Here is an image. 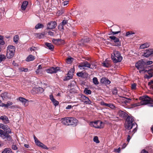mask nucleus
<instances>
[{
	"label": "nucleus",
	"mask_w": 153,
	"mask_h": 153,
	"mask_svg": "<svg viewBox=\"0 0 153 153\" xmlns=\"http://www.w3.org/2000/svg\"><path fill=\"white\" fill-rule=\"evenodd\" d=\"M140 105H140V102L138 103H135V104H134L132 105L134 107L137 106H139Z\"/></svg>",
	"instance_id": "bf43d9fd"
},
{
	"label": "nucleus",
	"mask_w": 153,
	"mask_h": 153,
	"mask_svg": "<svg viewBox=\"0 0 153 153\" xmlns=\"http://www.w3.org/2000/svg\"><path fill=\"white\" fill-rule=\"evenodd\" d=\"M60 70V68L59 67H56L55 68H54L53 67H51L49 68H48V73H56L58 71Z\"/></svg>",
	"instance_id": "0eeeda50"
},
{
	"label": "nucleus",
	"mask_w": 153,
	"mask_h": 153,
	"mask_svg": "<svg viewBox=\"0 0 153 153\" xmlns=\"http://www.w3.org/2000/svg\"><path fill=\"white\" fill-rule=\"evenodd\" d=\"M54 48V46L51 44L48 43V49L51 51H53V50Z\"/></svg>",
	"instance_id": "ea45409f"
},
{
	"label": "nucleus",
	"mask_w": 153,
	"mask_h": 153,
	"mask_svg": "<svg viewBox=\"0 0 153 153\" xmlns=\"http://www.w3.org/2000/svg\"><path fill=\"white\" fill-rule=\"evenodd\" d=\"M7 50H10L11 51H15V47L12 45H9L8 46L7 48Z\"/></svg>",
	"instance_id": "2f4dec72"
},
{
	"label": "nucleus",
	"mask_w": 153,
	"mask_h": 153,
	"mask_svg": "<svg viewBox=\"0 0 153 153\" xmlns=\"http://www.w3.org/2000/svg\"><path fill=\"white\" fill-rule=\"evenodd\" d=\"M82 99V102L86 104H90L91 103V101L89 100L88 97L84 96H81Z\"/></svg>",
	"instance_id": "4468645a"
},
{
	"label": "nucleus",
	"mask_w": 153,
	"mask_h": 153,
	"mask_svg": "<svg viewBox=\"0 0 153 153\" xmlns=\"http://www.w3.org/2000/svg\"><path fill=\"white\" fill-rule=\"evenodd\" d=\"M109 38L113 40L114 42L117 43L115 45V46H119L120 45V42H119V39L118 38L115 36H110Z\"/></svg>",
	"instance_id": "1a4fd4ad"
},
{
	"label": "nucleus",
	"mask_w": 153,
	"mask_h": 153,
	"mask_svg": "<svg viewBox=\"0 0 153 153\" xmlns=\"http://www.w3.org/2000/svg\"><path fill=\"white\" fill-rule=\"evenodd\" d=\"M141 153H148L147 151L145 149H143L141 152Z\"/></svg>",
	"instance_id": "774afa93"
},
{
	"label": "nucleus",
	"mask_w": 153,
	"mask_h": 153,
	"mask_svg": "<svg viewBox=\"0 0 153 153\" xmlns=\"http://www.w3.org/2000/svg\"><path fill=\"white\" fill-rule=\"evenodd\" d=\"M100 123H101V122L100 121H97L94 122H91L90 123V125L91 126H93L96 128H101V126H98L97 124H100Z\"/></svg>",
	"instance_id": "9d476101"
},
{
	"label": "nucleus",
	"mask_w": 153,
	"mask_h": 153,
	"mask_svg": "<svg viewBox=\"0 0 153 153\" xmlns=\"http://www.w3.org/2000/svg\"><path fill=\"white\" fill-rule=\"evenodd\" d=\"M76 75L79 77H80L82 78H84L85 75L84 73H83L81 72H79L77 73Z\"/></svg>",
	"instance_id": "72a5a7b5"
},
{
	"label": "nucleus",
	"mask_w": 153,
	"mask_h": 153,
	"mask_svg": "<svg viewBox=\"0 0 153 153\" xmlns=\"http://www.w3.org/2000/svg\"><path fill=\"white\" fill-rule=\"evenodd\" d=\"M11 148L13 150H16L18 149L17 146L16 145L14 144L12 145Z\"/></svg>",
	"instance_id": "5fc2aeb1"
},
{
	"label": "nucleus",
	"mask_w": 153,
	"mask_h": 153,
	"mask_svg": "<svg viewBox=\"0 0 153 153\" xmlns=\"http://www.w3.org/2000/svg\"><path fill=\"white\" fill-rule=\"evenodd\" d=\"M149 75L146 74L145 76V78L147 79H149L153 76V70H149L147 71Z\"/></svg>",
	"instance_id": "f3484780"
},
{
	"label": "nucleus",
	"mask_w": 153,
	"mask_h": 153,
	"mask_svg": "<svg viewBox=\"0 0 153 153\" xmlns=\"http://www.w3.org/2000/svg\"><path fill=\"white\" fill-rule=\"evenodd\" d=\"M111 58L114 63L120 62L122 60L123 57L120 56V52L118 51H114L111 54Z\"/></svg>",
	"instance_id": "20e7f679"
},
{
	"label": "nucleus",
	"mask_w": 153,
	"mask_h": 153,
	"mask_svg": "<svg viewBox=\"0 0 153 153\" xmlns=\"http://www.w3.org/2000/svg\"><path fill=\"white\" fill-rule=\"evenodd\" d=\"M135 66L139 70L143 71V68L144 64L142 61H139L135 64Z\"/></svg>",
	"instance_id": "6e6552de"
},
{
	"label": "nucleus",
	"mask_w": 153,
	"mask_h": 153,
	"mask_svg": "<svg viewBox=\"0 0 153 153\" xmlns=\"http://www.w3.org/2000/svg\"><path fill=\"white\" fill-rule=\"evenodd\" d=\"M135 33L132 31H128L126 32V36H129L132 35L134 34Z\"/></svg>",
	"instance_id": "c03bdc74"
},
{
	"label": "nucleus",
	"mask_w": 153,
	"mask_h": 153,
	"mask_svg": "<svg viewBox=\"0 0 153 153\" xmlns=\"http://www.w3.org/2000/svg\"><path fill=\"white\" fill-rule=\"evenodd\" d=\"M2 129L4 131H6V133H7L8 134L11 132L10 129L7 125H4Z\"/></svg>",
	"instance_id": "393cba45"
},
{
	"label": "nucleus",
	"mask_w": 153,
	"mask_h": 153,
	"mask_svg": "<svg viewBox=\"0 0 153 153\" xmlns=\"http://www.w3.org/2000/svg\"><path fill=\"white\" fill-rule=\"evenodd\" d=\"M122 100H123V102L126 105L129 103L131 100V99L127 98L125 97H122Z\"/></svg>",
	"instance_id": "6ab92c4d"
},
{
	"label": "nucleus",
	"mask_w": 153,
	"mask_h": 153,
	"mask_svg": "<svg viewBox=\"0 0 153 153\" xmlns=\"http://www.w3.org/2000/svg\"><path fill=\"white\" fill-rule=\"evenodd\" d=\"M139 99L141 101L140 102V105H145L149 104V106L153 107V98H151L147 96L140 97Z\"/></svg>",
	"instance_id": "7ed1b4c3"
},
{
	"label": "nucleus",
	"mask_w": 153,
	"mask_h": 153,
	"mask_svg": "<svg viewBox=\"0 0 153 153\" xmlns=\"http://www.w3.org/2000/svg\"><path fill=\"white\" fill-rule=\"evenodd\" d=\"M151 45L150 42H146L142 44L140 47V48L141 49H144L149 47Z\"/></svg>",
	"instance_id": "2eb2a0df"
},
{
	"label": "nucleus",
	"mask_w": 153,
	"mask_h": 153,
	"mask_svg": "<svg viewBox=\"0 0 153 153\" xmlns=\"http://www.w3.org/2000/svg\"><path fill=\"white\" fill-rule=\"evenodd\" d=\"M44 35V34L43 33H36L35 34V36L36 38L40 39L43 37Z\"/></svg>",
	"instance_id": "7c9ffc66"
},
{
	"label": "nucleus",
	"mask_w": 153,
	"mask_h": 153,
	"mask_svg": "<svg viewBox=\"0 0 153 153\" xmlns=\"http://www.w3.org/2000/svg\"><path fill=\"white\" fill-rule=\"evenodd\" d=\"M103 66L106 67H109L110 66V64L108 63L104 62L103 63Z\"/></svg>",
	"instance_id": "603ef678"
},
{
	"label": "nucleus",
	"mask_w": 153,
	"mask_h": 153,
	"mask_svg": "<svg viewBox=\"0 0 153 153\" xmlns=\"http://www.w3.org/2000/svg\"><path fill=\"white\" fill-rule=\"evenodd\" d=\"M49 98L54 106H56L58 105L59 104V102L54 98L52 94L49 95Z\"/></svg>",
	"instance_id": "9b49d317"
},
{
	"label": "nucleus",
	"mask_w": 153,
	"mask_h": 153,
	"mask_svg": "<svg viewBox=\"0 0 153 153\" xmlns=\"http://www.w3.org/2000/svg\"><path fill=\"white\" fill-rule=\"evenodd\" d=\"M136 126V127L132 131V132H133V133H134L137 131V125L136 124V125H135Z\"/></svg>",
	"instance_id": "0e129e2a"
},
{
	"label": "nucleus",
	"mask_w": 153,
	"mask_h": 153,
	"mask_svg": "<svg viewBox=\"0 0 153 153\" xmlns=\"http://www.w3.org/2000/svg\"><path fill=\"white\" fill-rule=\"evenodd\" d=\"M73 58H68L67 59V62L68 64L71 63L73 61Z\"/></svg>",
	"instance_id": "49530a36"
},
{
	"label": "nucleus",
	"mask_w": 153,
	"mask_h": 153,
	"mask_svg": "<svg viewBox=\"0 0 153 153\" xmlns=\"http://www.w3.org/2000/svg\"><path fill=\"white\" fill-rule=\"evenodd\" d=\"M94 141L96 143H99L100 141L98 140V137L97 136H94L93 138Z\"/></svg>",
	"instance_id": "79ce46f5"
},
{
	"label": "nucleus",
	"mask_w": 153,
	"mask_h": 153,
	"mask_svg": "<svg viewBox=\"0 0 153 153\" xmlns=\"http://www.w3.org/2000/svg\"><path fill=\"white\" fill-rule=\"evenodd\" d=\"M5 42L3 40V36H0V45H4Z\"/></svg>",
	"instance_id": "58836bf2"
},
{
	"label": "nucleus",
	"mask_w": 153,
	"mask_h": 153,
	"mask_svg": "<svg viewBox=\"0 0 153 153\" xmlns=\"http://www.w3.org/2000/svg\"><path fill=\"white\" fill-rule=\"evenodd\" d=\"M101 82L102 83L108 85L110 84L111 83L110 81L105 77L102 78L101 79Z\"/></svg>",
	"instance_id": "412c9836"
},
{
	"label": "nucleus",
	"mask_w": 153,
	"mask_h": 153,
	"mask_svg": "<svg viewBox=\"0 0 153 153\" xmlns=\"http://www.w3.org/2000/svg\"><path fill=\"white\" fill-rule=\"evenodd\" d=\"M0 136L2 137H8L10 136L7 133H5L2 130L0 129Z\"/></svg>",
	"instance_id": "4be33fe9"
},
{
	"label": "nucleus",
	"mask_w": 153,
	"mask_h": 153,
	"mask_svg": "<svg viewBox=\"0 0 153 153\" xmlns=\"http://www.w3.org/2000/svg\"><path fill=\"white\" fill-rule=\"evenodd\" d=\"M6 59L5 56L3 54H0V63Z\"/></svg>",
	"instance_id": "c9c22d12"
},
{
	"label": "nucleus",
	"mask_w": 153,
	"mask_h": 153,
	"mask_svg": "<svg viewBox=\"0 0 153 153\" xmlns=\"http://www.w3.org/2000/svg\"><path fill=\"white\" fill-rule=\"evenodd\" d=\"M152 49H146L143 53V56L146 57H148L151 55H153Z\"/></svg>",
	"instance_id": "423d86ee"
},
{
	"label": "nucleus",
	"mask_w": 153,
	"mask_h": 153,
	"mask_svg": "<svg viewBox=\"0 0 153 153\" xmlns=\"http://www.w3.org/2000/svg\"><path fill=\"white\" fill-rule=\"evenodd\" d=\"M36 144L37 145L40 147L42 146V145H43V143L40 142L39 140L36 142Z\"/></svg>",
	"instance_id": "3c124183"
},
{
	"label": "nucleus",
	"mask_w": 153,
	"mask_h": 153,
	"mask_svg": "<svg viewBox=\"0 0 153 153\" xmlns=\"http://www.w3.org/2000/svg\"><path fill=\"white\" fill-rule=\"evenodd\" d=\"M111 32L112 33H113L114 35L117 34H118L119 33H120V30H117V31H112V30L111 29Z\"/></svg>",
	"instance_id": "de8ad7c7"
},
{
	"label": "nucleus",
	"mask_w": 153,
	"mask_h": 153,
	"mask_svg": "<svg viewBox=\"0 0 153 153\" xmlns=\"http://www.w3.org/2000/svg\"><path fill=\"white\" fill-rule=\"evenodd\" d=\"M153 62L151 61H149L146 62V64L147 65H150L152 64Z\"/></svg>",
	"instance_id": "69168bd1"
},
{
	"label": "nucleus",
	"mask_w": 153,
	"mask_h": 153,
	"mask_svg": "<svg viewBox=\"0 0 153 153\" xmlns=\"http://www.w3.org/2000/svg\"><path fill=\"white\" fill-rule=\"evenodd\" d=\"M117 115L120 117L123 118L127 117L128 115V114L125 112L121 110H119L118 111Z\"/></svg>",
	"instance_id": "f8f14e48"
},
{
	"label": "nucleus",
	"mask_w": 153,
	"mask_h": 153,
	"mask_svg": "<svg viewBox=\"0 0 153 153\" xmlns=\"http://www.w3.org/2000/svg\"><path fill=\"white\" fill-rule=\"evenodd\" d=\"M28 4V2L27 1H23L21 7V9L22 10H25Z\"/></svg>",
	"instance_id": "b1692460"
},
{
	"label": "nucleus",
	"mask_w": 153,
	"mask_h": 153,
	"mask_svg": "<svg viewBox=\"0 0 153 153\" xmlns=\"http://www.w3.org/2000/svg\"><path fill=\"white\" fill-rule=\"evenodd\" d=\"M13 104L12 102L8 101L7 102V104L4 103L3 107H5L7 108L8 106L12 105Z\"/></svg>",
	"instance_id": "4c0bfd02"
},
{
	"label": "nucleus",
	"mask_w": 153,
	"mask_h": 153,
	"mask_svg": "<svg viewBox=\"0 0 153 153\" xmlns=\"http://www.w3.org/2000/svg\"><path fill=\"white\" fill-rule=\"evenodd\" d=\"M74 70L72 68H71L68 71L67 74L69 75L71 78H72L73 76V73L74 72Z\"/></svg>",
	"instance_id": "cd10ccee"
},
{
	"label": "nucleus",
	"mask_w": 153,
	"mask_h": 153,
	"mask_svg": "<svg viewBox=\"0 0 153 153\" xmlns=\"http://www.w3.org/2000/svg\"><path fill=\"white\" fill-rule=\"evenodd\" d=\"M43 27L44 25L42 24L39 23L36 25L35 28L37 29L40 28H42Z\"/></svg>",
	"instance_id": "c756f323"
},
{
	"label": "nucleus",
	"mask_w": 153,
	"mask_h": 153,
	"mask_svg": "<svg viewBox=\"0 0 153 153\" xmlns=\"http://www.w3.org/2000/svg\"><path fill=\"white\" fill-rule=\"evenodd\" d=\"M14 54V53L7 51L6 56L7 58L9 59H11L13 57Z\"/></svg>",
	"instance_id": "bb28decb"
},
{
	"label": "nucleus",
	"mask_w": 153,
	"mask_h": 153,
	"mask_svg": "<svg viewBox=\"0 0 153 153\" xmlns=\"http://www.w3.org/2000/svg\"><path fill=\"white\" fill-rule=\"evenodd\" d=\"M36 71V74H41L42 72V71H41V70H39V69H37Z\"/></svg>",
	"instance_id": "4d7b16f0"
},
{
	"label": "nucleus",
	"mask_w": 153,
	"mask_h": 153,
	"mask_svg": "<svg viewBox=\"0 0 153 153\" xmlns=\"http://www.w3.org/2000/svg\"><path fill=\"white\" fill-rule=\"evenodd\" d=\"M19 100L22 103L23 105L25 106H26L28 105V100L24 98L20 97L19 98Z\"/></svg>",
	"instance_id": "ddd939ff"
},
{
	"label": "nucleus",
	"mask_w": 153,
	"mask_h": 153,
	"mask_svg": "<svg viewBox=\"0 0 153 153\" xmlns=\"http://www.w3.org/2000/svg\"><path fill=\"white\" fill-rule=\"evenodd\" d=\"M93 83L95 85H97L99 83L96 77H95L93 78Z\"/></svg>",
	"instance_id": "f704fd0d"
},
{
	"label": "nucleus",
	"mask_w": 153,
	"mask_h": 153,
	"mask_svg": "<svg viewBox=\"0 0 153 153\" xmlns=\"http://www.w3.org/2000/svg\"><path fill=\"white\" fill-rule=\"evenodd\" d=\"M35 59V57L32 55H30L27 58L26 60L29 62Z\"/></svg>",
	"instance_id": "a878e982"
},
{
	"label": "nucleus",
	"mask_w": 153,
	"mask_h": 153,
	"mask_svg": "<svg viewBox=\"0 0 153 153\" xmlns=\"http://www.w3.org/2000/svg\"><path fill=\"white\" fill-rule=\"evenodd\" d=\"M61 40L59 39H53L52 40V42L56 44H58L59 43V42Z\"/></svg>",
	"instance_id": "e433bc0d"
},
{
	"label": "nucleus",
	"mask_w": 153,
	"mask_h": 153,
	"mask_svg": "<svg viewBox=\"0 0 153 153\" xmlns=\"http://www.w3.org/2000/svg\"><path fill=\"white\" fill-rule=\"evenodd\" d=\"M0 119L5 124H7L9 122L8 118L5 115L2 116L0 117Z\"/></svg>",
	"instance_id": "a211bd4d"
},
{
	"label": "nucleus",
	"mask_w": 153,
	"mask_h": 153,
	"mask_svg": "<svg viewBox=\"0 0 153 153\" xmlns=\"http://www.w3.org/2000/svg\"><path fill=\"white\" fill-rule=\"evenodd\" d=\"M136 84L134 83L131 85V88L132 89H135L136 88Z\"/></svg>",
	"instance_id": "13d9d810"
},
{
	"label": "nucleus",
	"mask_w": 153,
	"mask_h": 153,
	"mask_svg": "<svg viewBox=\"0 0 153 153\" xmlns=\"http://www.w3.org/2000/svg\"><path fill=\"white\" fill-rule=\"evenodd\" d=\"M81 41L84 42H88L89 41V40L88 39L86 38L84 39H82Z\"/></svg>",
	"instance_id": "6e6d98bb"
},
{
	"label": "nucleus",
	"mask_w": 153,
	"mask_h": 153,
	"mask_svg": "<svg viewBox=\"0 0 153 153\" xmlns=\"http://www.w3.org/2000/svg\"><path fill=\"white\" fill-rule=\"evenodd\" d=\"M68 3V1H65L64 2H63L62 4H63L64 6H65L66 5H67Z\"/></svg>",
	"instance_id": "338daca9"
},
{
	"label": "nucleus",
	"mask_w": 153,
	"mask_h": 153,
	"mask_svg": "<svg viewBox=\"0 0 153 153\" xmlns=\"http://www.w3.org/2000/svg\"><path fill=\"white\" fill-rule=\"evenodd\" d=\"M68 22V21L65 20H63L62 22L61 23V24H62L63 26L66 24H67Z\"/></svg>",
	"instance_id": "864d4df0"
},
{
	"label": "nucleus",
	"mask_w": 153,
	"mask_h": 153,
	"mask_svg": "<svg viewBox=\"0 0 153 153\" xmlns=\"http://www.w3.org/2000/svg\"><path fill=\"white\" fill-rule=\"evenodd\" d=\"M78 120L74 117H66L62 119V123L65 125L76 126Z\"/></svg>",
	"instance_id": "f257e3e1"
},
{
	"label": "nucleus",
	"mask_w": 153,
	"mask_h": 153,
	"mask_svg": "<svg viewBox=\"0 0 153 153\" xmlns=\"http://www.w3.org/2000/svg\"><path fill=\"white\" fill-rule=\"evenodd\" d=\"M64 12V10L63 9L61 10H59L58 11L57 14L59 15H61Z\"/></svg>",
	"instance_id": "8fccbe9b"
},
{
	"label": "nucleus",
	"mask_w": 153,
	"mask_h": 153,
	"mask_svg": "<svg viewBox=\"0 0 153 153\" xmlns=\"http://www.w3.org/2000/svg\"><path fill=\"white\" fill-rule=\"evenodd\" d=\"M84 92L86 94H90L91 93V91L86 88H85L84 90Z\"/></svg>",
	"instance_id": "473e14b6"
},
{
	"label": "nucleus",
	"mask_w": 153,
	"mask_h": 153,
	"mask_svg": "<svg viewBox=\"0 0 153 153\" xmlns=\"http://www.w3.org/2000/svg\"><path fill=\"white\" fill-rule=\"evenodd\" d=\"M56 25V22L55 21H51L48 23V29L55 28Z\"/></svg>",
	"instance_id": "dca6fc26"
},
{
	"label": "nucleus",
	"mask_w": 153,
	"mask_h": 153,
	"mask_svg": "<svg viewBox=\"0 0 153 153\" xmlns=\"http://www.w3.org/2000/svg\"><path fill=\"white\" fill-rule=\"evenodd\" d=\"M136 123L135 122L134 118L132 116L128 115L126 117L125 123V127L128 130H130L132 127L135 126Z\"/></svg>",
	"instance_id": "f03ea898"
},
{
	"label": "nucleus",
	"mask_w": 153,
	"mask_h": 153,
	"mask_svg": "<svg viewBox=\"0 0 153 153\" xmlns=\"http://www.w3.org/2000/svg\"><path fill=\"white\" fill-rule=\"evenodd\" d=\"M36 90L38 93H42L44 91V89L43 88L40 87L36 88Z\"/></svg>",
	"instance_id": "37998d69"
},
{
	"label": "nucleus",
	"mask_w": 153,
	"mask_h": 153,
	"mask_svg": "<svg viewBox=\"0 0 153 153\" xmlns=\"http://www.w3.org/2000/svg\"><path fill=\"white\" fill-rule=\"evenodd\" d=\"M18 40H19V36L18 35H15L13 38L14 41L15 42H17L18 41Z\"/></svg>",
	"instance_id": "a18cd8bd"
},
{
	"label": "nucleus",
	"mask_w": 153,
	"mask_h": 153,
	"mask_svg": "<svg viewBox=\"0 0 153 153\" xmlns=\"http://www.w3.org/2000/svg\"><path fill=\"white\" fill-rule=\"evenodd\" d=\"M1 153H13L11 149L10 148H5Z\"/></svg>",
	"instance_id": "c85d7f7f"
},
{
	"label": "nucleus",
	"mask_w": 153,
	"mask_h": 153,
	"mask_svg": "<svg viewBox=\"0 0 153 153\" xmlns=\"http://www.w3.org/2000/svg\"><path fill=\"white\" fill-rule=\"evenodd\" d=\"M54 35V32L48 30V35H50L51 36H53Z\"/></svg>",
	"instance_id": "680f3d73"
},
{
	"label": "nucleus",
	"mask_w": 153,
	"mask_h": 153,
	"mask_svg": "<svg viewBox=\"0 0 153 153\" xmlns=\"http://www.w3.org/2000/svg\"><path fill=\"white\" fill-rule=\"evenodd\" d=\"M91 65L87 61H85L80 63L79 65V68L81 69L86 70L87 69L85 68H92L91 67Z\"/></svg>",
	"instance_id": "39448f33"
},
{
	"label": "nucleus",
	"mask_w": 153,
	"mask_h": 153,
	"mask_svg": "<svg viewBox=\"0 0 153 153\" xmlns=\"http://www.w3.org/2000/svg\"><path fill=\"white\" fill-rule=\"evenodd\" d=\"M113 94H116L117 93V91L116 88L114 89L112 91Z\"/></svg>",
	"instance_id": "052dcab7"
},
{
	"label": "nucleus",
	"mask_w": 153,
	"mask_h": 153,
	"mask_svg": "<svg viewBox=\"0 0 153 153\" xmlns=\"http://www.w3.org/2000/svg\"><path fill=\"white\" fill-rule=\"evenodd\" d=\"M101 105H102L108 107L112 109H113L115 107L113 104L111 103H106L104 102H101Z\"/></svg>",
	"instance_id": "aec40b11"
},
{
	"label": "nucleus",
	"mask_w": 153,
	"mask_h": 153,
	"mask_svg": "<svg viewBox=\"0 0 153 153\" xmlns=\"http://www.w3.org/2000/svg\"><path fill=\"white\" fill-rule=\"evenodd\" d=\"M1 97L3 100H5L9 98V96L7 93L5 92L1 95Z\"/></svg>",
	"instance_id": "5701e85b"
},
{
	"label": "nucleus",
	"mask_w": 153,
	"mask_h": 153,
	"mask_svg": "<svg viewBox=\"0 0 153 153\" xmlns=\"http://www.w3.org/2000/svg\"><path fill=\"white\" fill-rule=\"evenodd\" d=\"M72 78H71L69 75H68L67 76L65 77L64 79H63V80L64 81H66Z\"/></svg>",
	"instance_id": "09e8293b"
},
{
	"label": "nucleus",
	"mask_w": 153,
	"mask_h": 153,
	"mask_svg": "<svg viewBox=\"0 0 153 153\" xmlns=\"http://www.w3.org/2000/svg\"><path fill=\"white\" fill-rule=\"evenodd\" d=\"M120 151V148H119L117 149H114V151L118 153H119Z\"/></svg>",
	"instance_id": "e2e57ef3"
},
{
	"label": "nucleus",
	"mask_w": 153,
	"mask_h": 153,
	"mask_svg": "<svg viewBox=\"0 0 153 153\" xmlns=\"http://www.w3.org/2000/svg\"><path fill=\"white\" fill-rule=\"evenodd\" d=\"M58 29L60 31L63 30H64V26L60 23L58 26Z\"/></svg>",
	"instance_id": "a19ab883"
}]
</instances>
